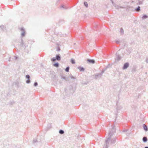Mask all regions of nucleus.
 <instances>
[{"instance_id":"nucleus-9","label":"nucleus","mask_w":148,"mask_h":148,"mask_svg":"<svg viewBox=\"0 0 148 148\" xmlns=\"http://www.w3.org/2000/svg\"><path fill=\"white\" fill-rule=\"evenodd\" d=\"M88 62L89 63H93L94 64L95 63V61L93 60H90V59H88L87 60Z\"/></svg>"},{"instance_id":"nucleus-7","label":"nucleus","mask_w":148,"mask_h":148,"mask_svg":"<svg viewBox=\"0 0 148 148\" xmlns=\"http://www.w3.org/2000/svg\"><path fill=\"white\" fill-rule=\"evenodd\" d=\"M113 5H114V7L117 9H119L120 8H124L123 7H122L121 6H120L118 5H116V4H114L113 3Z\"/></svg>"},{"instance_id":"nucleus-11","label":"nucleus","mask_w":148,"mask_h":148,"mask_svg":"<svg viewBox=\"0 0 148 148\" xmlns=\"http://www.w3.org/2000/svg\"><path fill=\"white\" fill-rule=\"evenodd\" d=\"M143 127L144 129L146 131H147L148 130V129L147 127L145 124H143Z\"/></svg>"},{"instance_id":"nucleus-12","label":"nucleus","mask_w":148,"mask_h":148,"mask_svg":"<svg viewBox=\"0 0 148 148\" xmlns=\"http://www.w3.org/2000/svg\"><path fill=\"white\" fill-rule=\"evenodd\" d=\"M56 59L58 61H60L61 60V57L59 55H57L56 56Z\"/></svg>"},{"instance_id":"nucleus-29","label":"nucleus","mask_w":148,"mask_h":148,"mask_svg":"<svg viewBox=\"0 0 148 148\" xmlns=\"http://www.w3.org/2000/svg\"><path fill=\"white\" fill-rule=\"evenodd\" d=\"M70 77L71 79H75V78L72 75L70 76Z\"/></svg>"},{"instance_id":"nucleus-8","label":"nucleus","mask_w":148,"mask_h":148,"mask_svg":"<svg viewBox=\"0 0 148 148\" xmlns=\"http://www.w3.org/2000/svg\"><path fill=\"white\" fill-rule=\"evenodd\" d=\"M144 0H138V2L137 3V5L142 4L143 3V1Z\"/></svg>"},{"instance_id":"nucleus-31","label":"nucleus","mask_w":148,"mask_h":148,"mask_svg":"<svg viewBox=\"0 0 148 148\" xmlns=\"http://www.w3.org/2000/svg\"><path fill=\"white\" fill-rule=\"evenodd\" d=\"M104 71H104V70H103V71H102V72H101V73H100V74L102 76V74H103V73L104 72Z\"/></svg>"},{"instance_id":"nucleus-22","label":"nucleus","mask_w":148,"mask_h":148,"mask_svg":"<svg viewBox=\"0 0 148 148\" xmlns=\"http://www.w3.org/2000/svg\"><path fill=\"white\" fill-rule=\"evenodd\" d=\"M84 4L86 7H88V4L86 2H84Z\"/></svg>"},{"instance_id":"nucleus-21","label":"nucleus","mask_w":148,"mask_h":148,"mask_svg":"<svg viewBox=\"0 0 148 148\" xmlns=\"http://www.w3.org/2000/svg\"><path fill=\"white\" fill-rule=\"evenodd\" d=\"M69 66L67 67L65 69L66 71L67 72H68L69 71Z\"/></svg>"},{"instance_id":"nucleus-27","label":"nucleus","mask_w":148,"mask_h":148,"mask_svg":"<svg viewBox=\"0 0 148 148\" xmlns=\"http://www.w3.org/2000/svg\"><path fill=\"white\" fill-rule=\"evenodd\" d=\"M115 42H116V43L117 44H119V43H120V41L119 40H116L115 41Z\"/></svg>"},{"instance_id":"nucleus-20","label":"nucleus","mask_w":148,"mask_h":148,"mask_svg":"<svg viewBox=\"0 0 148 148\" xmlns=\"http://www.w3.org/2000/svg\"><path fill=\"white\" fill-rule=\"evenodd\" d=\"M61 8H62L64 9H67V8L65 6H64V5H62L61 6Z\"/></svg>"},{"instance_id":"nucleus-36","label":"nucleus","mask_w":148,"mask_h":148,"mask_svg":"<svg viewBox=\"0 0 148 148\" xmlns=\"http://www.w3.org/2000/svg\"><path fill=\"white\" fill-rule=\"evenodd\" d=\"M146 62L147 63H148V61H146Z\"/></svg>"},{"instance_id":"nucleus-19","label":"nucleus","mask_w":148,"mask_h":148,"mask_svg":"<svg viewBox=\"0 0 148 148\" xmlns=\"http://www.w3.org/2000/svg\"><path fill=\"white\" fill-rule=\"evenodd\" d=\"M71 62L72 64H74L75 63V60L74 59H71Z\"/></svg>"},{"instance_id":"nucleus-6","label":"nucleus","mask_w":148,"mask_h":148,"mask_svg":"<svg viewBox=\"0 0 148 148\" xmlns=\"http://www.w3.org/2000/svg\"><path fill=\"white\" fill-rule=\"evenodd\" d=\"M116 58L115 60H117V61H119L121 59V56L117 53L116 54Z\"/></svg>"},{"instance_id":"nucleus-13","label":"nucleus","mask_w":148,"mask_h":148,"mask_svg":"<svg viewBox=\"0 0 148 148\" xmlns=\"http://www.w3.org/2000/svg\"><path fill=\"white\" fill-rule=\"evenodd\" d=\"M135 10L136 11L139 12L140 10V8L139 6H138L137 8H135Z\"/></svg>"},{"instance_id":"nucleus-33","label":"nucleus","mask_w":148,"mask_h":148,"mask_svg":"<svg viewBox=\"0 0 148 148\" xmlns=\"http://www.w3.org/2000/svg\"><path fill=\"white\" fill-rule=\"evenodd\" d=\"M145 148H148V147H145Z\"/></svg>"},{"instance_id":"nucleus-5","label":"nucleus","mask_w":148,"mask_h":148,"mask_svg":"<svg viewBox=\"0 0 148 148\" xmlns=\"http://www.w3.org/2000/svg\"><path fill=\"white\" fill-rule=\"evenodd\" d=\"M26 77L28 79V80L26 81V83L27 84H29L30 83V77L29 75H27L26 76Z\"/></svg>"},{"instance_id":"nucleus-35","label":"nucleus","mask_w":148,"mask_h":148,"mask_svg":"<svg viewBox=\"0 0 148 148\" xmlns=\"http://www.w3.org/2000/svg\"><path fill=\"white\" fill-rule=\"evenodd\" d=\"M124 132H126V131H127V130H124Z\"/></svg>"},{"instance_id":"nucleus-4","label":"nucleus","mask_w":148,"mask_h":148,"mask_svg":"<svg viewBox=\"0 0 148 148\" xmlns=\"http://www.w3.org/2000/svg\"><path fill=\"white\" fill-rule=\"evenodd\" d=\"M129 64L128 63H125L123 67V69H125L127 68V67L129 66Z\"/></svg>"},{"instance_id":"nucleus-18","label":"nucleus","mask_w":148,"mask_h":148,"mask_svg":"<svg viewBox=\"0 0 148 148\" xmlns=\"http://www.w3.org/2000/svg\"><path fill=\"white\" fill-rule=\"evenodd\" d=\"M116 139L115 138L112 139L111 140V143H115Z\"/></svg>"},{"instance_id":"nucleus-32","label":"nucleus","mask_w":148,"mask_h":148,"mask_svg":"<svg viewBox=\"0 0 148 148\" xmlns=\"http://www.w3.org/2000/svg\"><path fill=\"white\" fill-rule=\"evenodd\" d=\"M111 0V1L112 4H113V1L112 0Z\"/></svg>"},{"instance_id":"nucleus-15","label":"nucleus","mask_w":148,"mask_h":148,"mask_svg":"<svg viewBox=\"0 0 148 148\" xmlns=\"http://www.w3.org/2000/svg\"><path fill=\"white\" fill-rule=\"evenodd\" d=\"M148 17V16L146 15H143L142 17V19H143V20H144L145 19H146Z\"/></svg>"},{"instance_id":"nucleus-10","label":"nucleus","mask_w":148,"mask_h":148,"mask_svg":"<svg viewBox=\"0 0 148 148\" xmlns=\"http://www.w3.org/2000/svg\"><path fill=\"white\" fill-rule=\"evenodd\" d=\"M78 69H79L80 71H84V69L83 67H81L80 66H78L77 67Z\"/></svg>"},{"instance_id":"nucleus-24","label":"nucleus","mask_w":148,"mask_h":148,"mask_svg":"<svg viewBox=\"0 0 148 148\" xmlns=\"http://www.w3.org/2000/svg\"><path fill=\"white\" fill-rule=\"evenodd\" d=\"M62 78L64 79L66 81L67 80V78H66V77L65 76H62Z\"/></svg>"},{"instance_id":"nucleus-28","label":"nucleus","mask_w":148,"mask_h":148,"mask_svg":"<svg viewBox=\"0 0 148 148\" xmlns=\"http://www.w3.org/2000/svg\"><path fill=\"white\" fill-rule=\"evenodd\" d=\"M34 85L35 86H36L38 85V83L37 82H35L34 84Z\"/></svg>"},{"instance_id":"nucleus-30","label":"nucleus","mask_w":148,"mask_h":148,"mask_svg":"<svg viewBox=\"0 0 148 148\" xmlns=\"http://www.w3.org/2000/svg\"><path fill=\"white\" fill-rule=\"evenodd\" d=\"M37 141V140L36 139H35L33 140V143H36Z\"/></svg>"},{"instance_id":"nucleus-3","label":"nucleus","mask_w":148,"mask_h":148,"mask_svg":"<svg viewBox=\"0 0 148 148\" xmlns=\"http://www.w3.org/2000/svg\"><path fill=\"white\" fill-rule=\"evenodd\" d=\"M20 30L22 32L21 34V36H24L25 35V29L23 28H20Z\"/></svg>"},{"instance_id":"nucleus-38","label":"nucleus","mask_w":148,"mask_h":148,"mask_svg":"<svg viewBox=\"0 0 148 148\" xmlns=\"http://www.w3.org/2000/svg\"><path fill=\"white\" fill-rule=\"evenodd\" d=\"M22 45H23V42L22 43Z\"/></svg>"},{"instance_id":"nucleus-16","label":"nucleus","mask_w":148,"mask_h":148,"mask_svg":"<svg viewBox=\"0 0 148 148\" xmlns=\"http://www.w3.org/2000/svg\"><path fill=\"white\" fill-rule=\"evenodd\" d=\"M53 66L56 67H58L59 66V64L58 63H56L53 64Z\"/></svg>"},{"instance_id":"nucleus-1","label":"nucleus","mask_w":148,"mask_h":148,"mask_svg":"<svg viewBox=\"0 0 148 148\" xmlns=\"http://www.w3.org/2000/svg\"><path fill=\"white\" fill-rule=\"evenodd\" d=\"M115 132V128L114 126L111 129H110L109 131L108 134V137L106 138V145L105 147L107 148L108 147V146L109 144V143L110 141L111 137L113 134Z\"/></svg>"},{"instance_id":"nucleus-23","label":"nucleus","mask_w":148,"mask_h":148,"mask_svg":"<svg viewBox=\"0 0 148 148\" xmlns=\"http://www.w3.org/2000/svg\"><path fill=\"white\" fill-rule=\"evenodd\" d=\"M120 32L122 34H123L124 33L123 30L122 28H121L120 29Z\"/></svg>"},{"instance_id":"nucleus-14","label":"nucleus","mask_w":148,"mask_h":148,"mask_svg":"<svg viewBox=\"0 0 148 148\" xmlns=\"http://www.w3.org/2000/svg\"><path fill=\"white\" fill-rule=\"evenodd\" d=\"M143 140L144 142H146L147 140V138L146 137H144L143 138Z\"/></svg>"},{"instance_id":"nucleus-17","label":"nucleus","mask_w":148,"mask_h":148,"mask_svg":"<svg viewBox=\"0 0 148 148\" xmlns=\"http://www.w3.org/2000/svg\"><path fill=\"white\" fill-rule=\"evenodd\" d=\"M59 133L60 134H63L64 133V132L63 130H60L59 131Z\"/></svg>"},{"instance_id":"nucleus-37","label":"nucleus","mask_w":148,"mask_h":148,"mask_svg":"<svg viewBox=\"0 0 148 148\" xmlns=\"http://www.w3.org/2000/svg\"><path fill=\"white\" fill-rule=\"evenodd\" d=\"M16 59H17V57H16Z\"/></svg>"},{"instance_id":"nucleus-26","label":"nucleus","mask_w":148,"mask_h":148,"mask_svg":"<svg viewBox=\"0 0 148 148\" xmlns=\"http://www.w3.org/2000/svg\"><path fill=\"white\" fill-rule=\"evenodd\" d=\"M56 58H53L51 59V60L52 61L54 62L56 61Z\"/></svg>"},{"instance_id":"nucleus-25","label":"nucleus","mask_w":148,"mask_h":148,"mask_svg":"<svg viewBox=\"0 0 148 148\" xmlns=\"http://www.w3.org/2000/svg\"><path fill=\"white\" fill-rule=\"evenodd\" d=\"M4 28V26L3 25H1L0 26V28L3 29Z\"/></svg>"},{"instance_id":"nucleus-34","label":"nucleus","mask_w":148,"mask_h":148,"mask_svg":"<svg viewBox=\"0 0 148 148\" xmlns=\"http://www.w3.org/2000/svg\"><path fill=\"white\" fill-rule=\"evenodd\" d=\"M60 48H59V49H58V50L59 51H60Z\"/></svg>"},{"instance_id":"nucleus-2","label":"nucleus","mask_w":148,"mask_h":148,"mask_svg":"<svg viewBox=\"0 0 148 148\" xmlns=\"http://www.w3.org/2000/svg\"><path fill=\"white\" fill-rule=\"evenodd\" d=\"M94 75L95 76V78L96 79H99L100 78L102 75H101L99 73H97Z\"/></svg>"}]
</instances>
